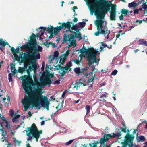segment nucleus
<instances>
[{"label": "nucleus", "instance_id": "1", "mask_svg": "<svg viewBox=\"0 0 147 147\" xmlns=\"http://www.w3.org/2000/svg\"><path fill=\"white\" fill-rule=\"evenodd\" d=\"M40 88H35L31 94L26 96L22 101L25 111H26L31 105L32 107H35L38 109H40V104L42 107L49 103L48 98L41 94Z\"/></svg>", "mask_w": 147, "mask_h": 147}, {"label": "nucleus", "instance_id": "2", "mask_svg": "<svg viewBox=\"0 0 147 147\" xmlns=\"http://www.w3.org/2000/svg\"><path fill=\"white\" fill-rule=\"evenodd\" d=\"M36 37L35 34L32 33V35L30 37V42L29 43L28 42L27 44L21 47L20 48L22 49H27L29 48H30L29 50H27L26 53H24L23 56H24V54L26 53L29 54L30 56L42 51V48L41 46L39 45H38V47L36 46L37 43L35 39Z\"/></svg>", "mask_w": 147, "mask_h": 147}, {"label": "nucleus", "instance_id": "3", "mask_svg": "<svg viewBox=\"0 0 147 147\" xmlns=\"http://www.w3.org/2000/svg\"><path fill=\"white\" fill-rule=\"evenodd\" d=\"M31 75H24L23 76H21V80L22 81V86L27 96H29L33 92L32 91V86L30 84L32 83L33 80Z\"/></svg>", "mask_w": 147, "mask_h": 147}, {"label": "nucleus", "instance_id": "4", "mask_svg": "<svg viewBox=\"0 0 147 147\" xmlns=\"http://www.w3.org/2000/svg\"><path fill=\"white\" fill-rule=\"evenodd\" d=\"M26 132V135L29 136L27 139L28 141L31 140L32 138H35L36 141L37 142L38 141L39 138L40 137V135L42 133V130L39 131L36 125L34 123H33L31 127L27 128Z\"/></svg>", "mask_w": 147, "mask_h": 147}, {"label": "nucleus", "instance_id": "5", "mask_svg": "<svg viewBox=\"0 0 147 147\" xmlns=\"http://www.w3.org/2000/svg\"><path fill=\"white\" fill-rule=\"evenodd\" d=\"M40 58V54L37 53L32 55H29V54L26 53L24 56L22 58L20 63H22L26 60H28L30 64L32 65V70H35L38 68L36 61L37 59H39Z\"/></svg>", "mask_w": 147, "mask_h": 147}, {"label": "nucleus", "instance_id": "6", "mask_svg": "<svg viewBox=\"0 0 147 147\" xmlns=\"http://www.w3.org/2000/svg\"><path fill=\"white\" fill-rule=\"evenodd\" d=\"M83 47H84V53H87V60L88 61V64L89 66H90L91 65L94 63H97L98 62L97 61V54L98 52L93 48H89L87 49L84 46Z\"/></svg>", "mask_w": 147, "mask_h": 147}, {"label": "nucleus", "instance_id": "7", "mask_svg": "<svg viewBox=\"0 0 147 147\" xmlns=\"http://www.w3.org/2000/svg\"><path fill=\"white\" fill-rule=\"evenodd\" d=\"M106 1L107 2H106L105 1L100 5H99L101 16L102 17V18H104L107 12L110 11V7H115V5H113L112 4L111 1L107 0Z\"/></svg>", "mask_w": 147, "mask_h": 147}, {"label": "nucleus", "instance_id": "8", "mask_svg": "<svg viewBox=\"0 0 147 147\" xmlns=\"http://www.w3.org/2000/svg\"><path fill=\"white\" fill-rule=\"evenodd\" d=\"M87 5L89 9L91 15H93L94 13H95V15L96 17L98 16L99 18H101V16L99 5L92 3Z\"/></svg>", "mask_w": 147, "mask_h": 147}, {"label": "nucleus", "instance_id": "9", "mask_svg": "<svg viewBox=\"0 0 147 147\" xmlns=\"http://www.w3.org/2000/svg\"><path fill=\"white\" fill-rule=\"evenodd\" d=\"M55 28H54L52 26H51L50 28L49 27L48 28L44 27H40L39 28V29H40V32H41V34L40 36H41L43 35L44 32L45 31H47L50 34V35L49 36L48 38H52L53 35H56L55 33Z\"/></svg>", "mask_w": 147, "mask_h": 147}, {"label": "nucleus", "instance_id": "10", "mask_svg": "<svg viewBox=\"0 0 147 147\" xmlns=\"http://www.w3.org/2000/svg\"><path fill=\"white\" fill-rule=\"evenodd\" d=\"M71 26L68 23V21L66 23H63L62 24L59 26H57L55 27V34H57L60 31L63 29L64 27L67 28L68 30H65V29L64 30V32H67L68 31H71L70 28Z\"/></svg>", "mask_w": 147, "mask_h": 147}, {"label": "nucleus", "instance_id": "11", "mask_svg": "<svg viewBox=\"0 0 147 147\" xmlns=\"http://www.w3.org/2000/svg\"><path fill=\"white\" fill-rule=\"evenodd\" d=\"M121 135V132L117 134L112 133L111 134H108L106 136H104V138L102 139V142L103 143L106 141H108L109 139H112L116 137L117 136L119 137Z\"/></svg>", "mask_w": 147, "mask_h": 147}, {"label": "nucleus", "instance_id": "12", "mask_svg": "<svg viewBox=\"0 0 147 147\" xmlns=\"http://www.w3.org/2000/svg\"><path fill=\"white\" fill-rule=\"evenodd\" d=\"M134 140L133 138L130 139H129V140H124V141L121 142L122 147H132L133 146Z\"/></svg>", "mask_w": 147, "mask_h": 147}, {"label": "nucleus", "instance_id": "13", "mask_svg": "<svg viewBox=\"0 0 147 147\" xmlns=\"http://www.w3.org/2000/svg\"><path fill=\"white\" fill-rule=\"evenodd\" d=\"M70 32L71 33L73 34H69L70 42H71L72 40H74V39L75 38H78L79 39V40L82 39V37H81V34L80 32L77 33V32H74L72 30Z\"/></svg>", "mask_w": 147, "mask_h": 147}, {"label": "nucleus", "instance_id": "14", "mask_svg": "<svg viewBox=\"0 0 147 147\" xmlns=\"http://www.w3.org/2000/svg\"><path fill=\"white\" fill-rule=\"evenodd\" d=\"M109 18L111 21L116 20V11L115 7H112L110 13Z\"/></svg>", "mask_w": 147, "mask_h": 147}, {"label": "nucleus", "instance_id": "15", "mask_svg": "<svg viewBox=\"0 0 147 147\" xmlns=\"http://www.w3.org/2000/svg\"><path fill=\"white\" fill-rule=\"evenodd\" d=\"M33 79L34 81H33V82L32 83L30 84L32 85V86H37V88L35 87H34L33 90L34 89L36 88V89L40 88V90H42L41 88L42 87L41 85H39V82L38 81L37 77L36 75L34 76Z\"/></svg>", "mask_w": 147, "mask_h": 147}, {"label": "nucleus", "instance_id": "16", "mask_svg": "<svg viewBox=\"0 0 147 147\" xmlns=\"http://www.w3.org/2000/svg\"><path fill=\"white\" fill-rule=\"evenodd\" d=\"M52 82V81L49 78H47L44 80L41 83V85L44 86L47 85L50 86V84Z\"/></svg>", "mask_w": 147, "mask_h": 147}, {"label": "nucleus", "instance_id": "17", "mask_svg": "<svg viewBox=\"0 0 147 147\" xmlns=\"http://www.w3.org/2000/svg\"><path fill=\"white\" fill-rule=\"evenodd\" d=\"M102 134H104V136H103V137H102L100 138V140L99 142H98V141H96V142H95L94 143H90L91 144H92V146L93 145V146L95 145V146H97V145L99 143H100L103 146H106V145H105L104 144L106 142H107L108 141H106L105 142H104L103 143L102 142V141L101 140H102V138H104V136H106L107 134H105L104 133H103Z\"/></svg>", "mask_w": 147, "mask_h": 147}, {"label": "nucleus", "instance_id": "18", "mask_svg": "<svg viewBox=\"0 0 147 147\" xmlns=\"http://www.w3.org/2000/svg\"><path fill=\"white\" fill-rule=\"evenodd\" d=\"M72 66V63L71 61H69L67 62L65 66L63 67V68L65 70H68L69 69V71H70L71 70V68L70 67Z\"/></svg>", "mask_w": 147, "mask_h": 147}, {"label": "nucleus", "instance_id": "19", "mask_svg": "<svg viewBox=\"0 0 147 147\" xmlns=\"http://www.w3.org/2000/svg\"><path fill=\"white\" fill-rule=\"evenodd\" d=\"M138 133H137L136 135V140L137 142H143L145 141L146 139L144 136H138Z\"/></svg>", "mask_w": 147, "mask_h": 147}, {"label": "nucleus", "instance_id": "20", "mask_svg": "<svg viewBox=\"0 0 147 147\" xmlns=\"http://www.w3.org/2000/svg\"><path fill=\"white\" fill-rule=\"evenodd\" d=\"M127 133L126 135L124 137L125 138L124 140H129V139H130L133 138L134 139V137L132 136V134H129L130 131L129 130L127 129Z\"/></svg>", "mask_w": 147, "mask_h": 147}, {"label": "nucleus", "instance_id": "21", "mask_svg": "<svg viewBox=\"0 0 147 147\" xmlns=\"http://www.w3.org/2000/svg\"><path fill=\"white\" fill-rule=\"evenodd\" d=\"M82 80V78L79 80V81H76L75 84L73 85V86L72 87L73 88H76V90L78 89V88H79L80 86L82 84V83L80 81Z\"/></svg>", "mask_w": 147, "mask_h": 147}, {"label": "nucleus", "instance_id": "22", "mask_svg": "<svg viewBox=\"0 0 147 147\" xmlns=\"http://www.w3.org/2000/svg\"><path fill=\"white\" fill-rule=\"evenodd\" d=\"M71 29L72 30H74L76 31V32H77V33L80 32V30L79 29V27L77 25H75L74 24H72Z\"/></svg>", "mask_w": 147, "mask_h": 147}, {"label": "nucleus", "instance_id": "23", "mask_svg": "<svg viewBox=\"0 0 147 147\" xmlns=\"http://www.w3.org/2000/svg\"><path fill=\"white\" fill-rule=\"evenodd\" d=\"M107 94H108L106 92L105 94H102L100 97L101 99H98V100L100 101L106 102V100L105 99L107 97Z\"/></svg>", "mask_w": 147, "mask_h": 147}, {"label": "nucleus", "instance_id": "24", "mask_svg": "<svg viewBox=\"0 0 147 147\" xmlns=\"http://www.w3.org/2000/svg\"><path fill=\"white\" fill-rule=\"evenodd\" d=\"M139 3H136L134 1L129 3L128 4V7L129 8L133 7L134 8L136 6H137L139 5Z\"/></svg>", "mask_w": 147, "mask_h": 147}, {"label": "nucleus", "instance_id": "25", "mask_svg": "<svg viewBox=\"0 0 147 147\" xmlns=\"http://www.w3.org/2000/svg\"><path fill=\"white\" fill-rule=\"evenodd\" d=\"M74 71L78 75H79L80 74H83L82 69H80L79 67H77L75 68L74 69Z\"/></svg>", "mask_w": 147, "mask_h": 147}, {"label": "nucleus", "instance_id": "26", "mask_svg": "<svg viewBox=\"0 0 147 147\" xmlns=\"http://www.w3.org/2000/svg\"><path fill=\"white\" fill-rule=\"evenodd\" d=\"M63 105L61 103H59L58 104V105L56 107V108L58 109L55 112H52V114H51V116H52L53 115H55V114L57 112L58 110H60L61 109Z\"/></svg>", "mask_w": 147, "mask_h": 147}, {"label": "nucleus", "instance_id": "27", "mask_svg": "<svg viewBox=\"0 0 147 147\" xmlns=\"http://www.w3.org/2000/svg\"><path fill=\"white\" fill-rule=\"evenodd\" d=\"M105 1L106 2H107L106 1V0H94V1L92 2V3H94L97 5H99Z\"/></svg>", "mask_w": 147, "mask_h": 147}, {"label": "nucleus", "instance_id": "28", "mask_svg": "<svg viewBox=\"0 0 147 147\" xmlns=\"http://www.w3.org/2000/svg\"><path fill=\"white\" fill-rule=\"evenodd\" d=\"M67 41H69V42H70V39L69 38V35L68 34H65L63 40L62 44H63L64 43H65V42Z\"/></svg>", "mask_w": 147, "mask_h": 147}, {"label": "nucleus", "instance_id": "29", "mask_svg": "<svg viewBox=\"0 0 147 147\" xmlns=\"http://www.w3.org/2000/svg\"><path fill=\"white\" fill-rule=\"evenodd\" d=\"M121 11L122 14L125 15H127L128 17L129 16V14H128V13L129 12L128 10L126 9L123 8L121 10Z\"/></svg>", "mask_w": 147, "mask_h": 147}, {"label": "nucleus", "instance_id": "30", "mask_svg": "<svg viewBox=\"0 0 147 147\" xmlns=\"http://www.w3.org/2000/svg\"><path fill=\"white\" fill-rule=\"evenodd\" d=\"M100 34H103L104 36H105L106 34H108V35H109L110 33V30H106L105 31L104 30L101 29L100 31Z\"/></svg>", "mask_w": 147, "mask_h": 147}, {"label": "nucleus", "instance_id": "31", "mask_svg": "<svg viewBox=\"0 0 147 147\" xmlns=\"http://www.w3.org/2000/svg\"><path fill=\"white\" fill-rule=\"evenodd\" d=\"M0 131L2 132L1 136L4 137V136H6L7 134V131L3 127L0 128Z\"/></svg>", "mask_w": 147, "mask_h": 147}, {"label": "nucleus", "instance_id": "32", "mask_svg": "<svg viewBox=\"0 0 147 147\" xmlns=\"http://www.w3.org/2000/svg\"><path fill=\"white\" fill-rule=\"evenodd\" d=\"M6 45H9L8 43L3 41L2 38H0V45L2 46V47H4Z\"/></svg>", "mask_w": 147, "mask_h": 147}, {"label": "nucleus", "instance_id": "33", "mask_svg": "<svg viewBox=\"0 0 147 147\" xmlns=\"http://www.w3.org/2000/svg\"><path fill=\"white\" fill-rule=\"evenodd\" d=\"M146 3L147 2H146L145 3H144V2H143V3L142 5V8L144 9V14H147V5L146 4Z\"/></svg>", "mask_w": 147, "mask_h": 147}, {"label": "nucleus", "instance_id": "34", "mask_svg": "<svg viewBox=\"0 0 147 147\" xmlns=\"http://www.w3.org/2000/svg\"><path fill=\"white\" fill-rule=\"evenodd\" d=\"M27 61H28V60H26L24 62H23V63H24V66L23 68H24V69L26 71V70L27 69V67L28 65H29L30 64L29 62L28 63L27 62Z\"/></svg>", "mask_w": 147, "mask_h": 147}, {"label": "nucleus", "instance_id": "35", "mask_svg": "<svg viewBox=\"0 0 147 147\" xmlns=\"http://www.w3.org/2000/svg\"><path fill=\"white\" fill-rule=\"evenodd\" d=\"M61 71H62V73L60 74V75L61 76V77H62L64 76L65 74L67 73V70H65L63 68H62L61 69Z\"/></svg>", "mask_w": 147, "mask_h": 147}, {"label": "nucleus", "instance_id": "36", "mask_svg": "<svg viewBox=\"0 0 147 147\" xmlns=\"http://www.w3.org/2000/svg\"><path fill=\"white\" fill-rule=\"evenodd\" d=\"M69 44L68 46L67 47V48H69L72 46V45H75L76 44V41L74 40H72L71 42H69Z\"/></svg>", "mask_w": 147, "mask_h": 147}, {"label": "nucleus", "instance_id": "37", "mask_svg": "<svg viewBox=\"0 0 147 147\" xmlns=\"http://www.w3.org/2000/svg\"><path fill=\"white\" fill-rule=\"evenodd\" d=\"M26 70L24 69V68L22 67H20L18 70V72L21 74H22L23 72H25Z\"/></svg>", "mask_w": 147, "mask_h": 147}, {"label": "nucleus", "instance_id": "38", "mask_svg": "<svg viewBox=\"0 0 147 147\" xmlns=\"http://www.w3.org/2000/svg\"><path fill=\"white\" fill-rule=\"evenodd\" d=\"M85 109L86 110V114H88L90 111V105H87L85 107Z\"/></svg>", "mask_w": 147, "mask_h": 147}, {"label": "nucleus", "instance_id": "39", "mask_svg": "<svg viewBox=\"0 0 147 147\" xmlns=\"http://www.w3.org/2000/svg\"><path fill=\"white\" fill-rule=\"evenodd\" d=\"M81 59L80 60H79L78 59H73L72 61H73L74 62L75 64L78 65L81 62Z\"/></svg>", "mask_w": 147, "mask_h": 147}, {"label": "nucleus", "instance_id": "40", "mask_svg": "<svg viewBox=\"0 0 147 147\" xmlns=\"http://www.w3.org/2000/svg\"><path fill=\"white\" fill-rule=\"evenodd\" d=\"M101 46L100 47V49L101 51L104 48L107 47V45L105 43H104L103 42H101Z\"/></svg>", "mask_w": 147, "mask_h": 147}, {"label": "nucleus", "instance_id": "41", "mask_svg": "<svg viewBox=\"0 0 147 147\" xmlns=\"http://www.w3.org/2000/svg\"><path fill=\"white\" fill-rule=\"evenodd\" d=\"M14 58L18 62L20 63L21 61L20 62V59L21 57H20V56H18L16 54L14 55Z\"/></svg>", "mask_w": 147, "mask_h": 147}, {"label": "nucleus", "instance_id": "42", "mask_svg": "<svg viewBox=\"0 0 147 147\" xmlns=\"http://www.w3.org/2000/svg\"><path fill=\"white\" fill-rule=\"evenodd\" d=\"M86 24L85 22H79L78 23L79 28L84 27L85 26Z\"/></svg>", "mask_w": 147, "mask_h": 147}, {"label": "nucleus", "instance_id": "43", "mask_svg": "<svg viewBox=\"0 0 147 147\" xmlns=\"http://www.w3.org/2000/svg\"><path fill=\"white\" fill-rule=\"evenodd\" d=\"M11 72L12 73V75L14 76L16 74V69H15V67H14L13 69V66H11Z\"/></svg>", "mask_w": 147, "mask_h": 147}, {"label": "nucleus", "instance_id": "44", "mask_svg": "<svg viewBox=\"0 0 147 147\" xmlns=\"http://www.w3.org/2000/svg\"><path fill=\"white\" fill-rule=\"evenodd\" d=\"M98 17V16L97 17V18H98L99 19V20L98 21H96V22H98V23H100L103 24L104 23V21L103 20H102V17L101 16V18H99Z\"/></svg>", "mask_w": 147, "mask_h": 147}, {"label": "nucleus", "instance_id": "45", "mask_svg": "<svg viewBox=\"0 0 147 147\" xmlns=\"http://www.w3.org/2000/svg\"><path fill=\"white\" fill-rule=\"evenodd\" d=\"M55 68L57 70L59 69H61L63 68V67L61 66L60 65L58 64L55 66Z\"/></svg>", "mask_w": 147, "mask_h": 147}, {"label": "nucleus", "instance_id": "46", "mask_svg": "<svg viewBox=\"0 0 147 147\" xmlns=\"http://www.w3.org/2000/svg\"><path fill=\"white\" fill-rule=\"evenodd\" d=\"M12 76L11 73H9L8 74V79L9 82H11L12 81Z\"/></svg>", "mask_w": 147, "mask_h": 147}, {"label": "nucleus", "instance_id": "47", "mask_svg": "<svg viewBox=\"0 0 147 147\" xmlns=\"http://www.w3.org/2000/svg\"><path fill=\"white\" fill-rule=\"evenodd\" d=\"M95 76V75H94L93 76H92L91 78H89L88 80H87V82L88 83H89L90 82H92L94 80V77Z\"/></svg>", "mask_w": 147, "mask_h": 147}, {"label": "nucleus", "instance_id": "48", "mask_svg": "<svg viewBox=\"0 0 147 147\" xmlns=\"http://www.w3.org/2000/svg\"><path fill=\"white\" fill-rule=\"evenodd\" d=\"M143 21L144 22H145L146 23H147V21H146V20H145V19H143L142 20H137L136 21V22H137V23L138 22L139 24H141L142 23Z\"/></svg>", "mask_w": 147, "mask_h": 147}, {"label": "nucleus", "instance_id": "49", "mask_svg": "<svg viewBox=\"0 0 147 147\" xmlns=\"http://www.w3.org/2000/svg\"><path fill=\"white\" fill-rule=\"evenodd\" d=\"M20 117V115H16L15 117L13 118L12 119V121L13 122H15V119H18Z\"/></svg>", "mask_w": 147, "mask_h": 147}, {"label": "nucleus", "instance_id": "50", "mask_svg": "<svg viewBox=\"0 0 147 147\" xmlns=\"http://www.w3.org/2000/svg\"><path fill=\"white\" fill-rule=\"evenodd\" d=\"M65 61V59H62L61 58L60 59L59 61V63H60L61 65H63V64L64 62Z\"/></svg>", "mask_w": 147, "mask_h": 147}, {"label": "nucleus", "instance_id": "51", "mask_svg": "<svg viewBox=\"0 0 147 147\" xmlns=\"http://www.w3.org/2000/svg\"><path fill=\"white\" fill-rule=\"evenodd\" d=\"M70 51V50H69L68 49L67 50V51L66 52V54H64L65 57H67L68 56V55L69 54V53Z\"/></svg>", "mask_w": 147, "mask_h": 147}, {"label": "nucleus", "instance_id": "52", "mask_svg": "<svg viewBox=\"0 0 147 147\" xmlns=\"http://www.w3.org/2000/svg\"><path fill=\"white\" fill-rule=\"evenodd\" d=\"M6 123V125H5V127L8 129H10V124L9 123L8 121H7V122H5Z\"/></svg>", "mask_w": 147, "mask_h": 147}, {"label": "nucleus", "instance_id": "53", "mask_svg": "<svg viewBox=\"0 0 147 147\" xmlns=\"http://www.w3.org/2000/svg\"><path fill=\"white\" fill-rule=\"evenodd\" d=\"M94 72V71H92V72H90V73H86L84 74V76L87 77L88 75H92L93 74Z\"/></svg>", "mask_w": 147, "mask_h": 147}, {"label": "nucleus", "instance_id": "54", "mask_svg": "<svg viewBox=\"0 0 147 147\" xmlns=\"http://www.w3.org/2000/svg\"><path fill=\"white\" fill-rule=\"evenodd\" d=\"M11 50L13 54L15 55V49L13 47L11 48Z\"/></svg>", "mask_w": 147, "mask_h": 147}, {"label": "nucleus", "instance_id": "55", "mask_svg": "<svg viewBox=\"0 0 147 147\" xmlns=\"http://www.w3.org/2000/svg\"><path fill=\"white\" fill-rule=\"evenodd\" d=\"M74 139H72L70 140L69 141L66 142L65 143V144L67 145H68L71 144L72 142L74 140Z\"/></svg>", "mask_w": 147, "mask_h": 147}, {"label": "nucleus", "instance_id": "56", "mask_svg": "<svg viewBox=\"0 0 147 147\" xmlns=\"http://www.w3.org/2000/svg\"><path fill=\"white\" fill-rule=\"evenodd\" d=\"M120 129L121 130V131L122 132H124L125 133L126 132V130L127 129V128L126 127H125L124 128L120 127Z\"/></svg>", "mask_w": 147, "mask_h": 147}, {"label": "nucleus", "instance_id": "57", "mask_svg": "<svg viewBox=\"0 0 147 147\" xmlns=\"http://www.w3.org/2000/svg\"><path fill=\"white\" fill-rule=\"evenodd\" d=\"M95 24L97 26V27H98V26L100 27L103 25L102 24L98 23V22L96 21L95 22Z\"/></svg>", "mask_w": 147, "mask_h": 147}, {"label": "nucleus", "instance_id": "58", "mask_svg": "<svg viewBox=\"0 0 147 147\" xmlns=\"http://www.w3.org/2000/svg\"><path fill=\"white\" fill-rule=\"evenodd\" d=\"M144 41H145V40H144V39H140L139 40V44L142 45H143Z\"/></svg>", "mask_w": 147, "mask_h": 147}, {"label": "nucleus", "instance_id": "59", "mask_svg": "<svg viewBox=\"0 0 147 147\" xmlns=\"http://www.w3.org/2000/svg\"><path fill=\"white\" fill-rule=\"evenodd\" d=\"M59 53L58 51H56L54 53V56L56 57L57 58L58 57Z\"/></svg>", "mask_w": 147, "mask_h": 147}, {"label": "nucleus", "instance_id": "60", "mask_svg": "<svg viewBox=\"0 0 147 147\" xmlns=\"http://www.w3.org/2000/svg\"><path fill=\"white\" fill-rule=\"evenodd\" d=\"M89 69V67H86L83 69H82V71L83 72V74H84V71H86L88 69Z\"/></svg>", "mask_w": 147, "mask_h": 147}, {"label": "nucleus", "instance_id": "61", "mask_svg": "<svg viewBox=\"0 0 147 147\" xmlns=\"http://www.w3.org/2000/svg\"><path fill=\"white\" fill-rule=\"evenodd\" d=\"M85 2L86 3L87 5L90 4V3H92L93 1L89 0H84Z\"/></svg>", "mask_w": 147, "mask_h": 147}, {"label": "nucleus", "instance_id": "62", "mask_svg": "<svg viewBox=\"0 0 147 147\" xmlns=\"http://www.w3.org/2000/svg\"><path fill=\"white\" fill-rule=\"evenodd\" d=\"M118 72V71L117 70H114L112 72V73H111V75H116L117 74V73Z\"/></svg>", "mask_w": 147, "mask_h": 147}, {"label": "nucleus", "instance_id": "63", "mask_svg": "<svg viewBox=\"0 0 147 147\" xmlns=\"http://www.w3.org/2000/svg\"><path fill=\"white\" fill-rule=\"evenodd\" d=\"M9 112L11 115L12 116H13L14 114V111L12 109H10L9 111Z\"/></svg>", "mask_w": 147, "mask_h": 147}, {"label": "nucleus", "instance_id": "64", "mask_svg": "<svg viewBox=\"0 0 147 147\" xmlns=\"http://www.w3.org/2000/svg\"><path fill=\"white\" fill-rule=\"evenodd\" d=\"M100 30H98L96 32L94 33V35L95 36H99V34H100Z\"/></svg>", "mask_w": 147, "mask_h": 147}]
</instances>
